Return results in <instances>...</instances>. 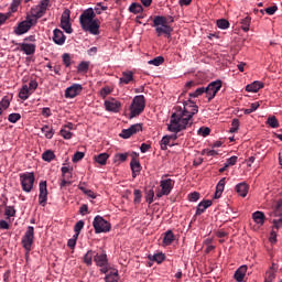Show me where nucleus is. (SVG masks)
<instances>
[{"mask_svg": "<svg viewBox=\"0 0 282 282\" xmlns=\"http://www.w3.org/2000/svg\"><path fill=\"white\" fill-rule=\"evenodd\" d=\"M181 102H183L184 109L173 112L170 124H167V131H171V133H181V131H185L187 127H192L193 116L199 111V107L194 105L192 99H183ZM188 105H193L191 110L188 109Z\"/></svg>", "mask_w": 282, "mask_h": 282, "instance_id": "f257e3e1", "label": "nucleus"}, {"mask_svg": "<svg viewBox=\"0 0 282 282\" xmlns=\"http://www.w3.org/2000/svg\"><path fill=\"white\" fill-rule=\"evenodd\" d=\"M79 23L85 32L95 36L100 34V20L96 19V12L93 8L86 9L79 17Z\"/></svg>", "mask_w": 282, "mask_h": 282, "instance_id": "f03ea898", "label": "nucleus"}, {"mask_svg": "<svg viewBox=\"0 0 282 282\" xmlns=\"http://www.w3.org/2000/svg\"><path fill=\"white\" fill-rule=\"evenodd\" d=\"M174 21L173 17L166 18L164 15H155L151 26L155 29L156 36H166L167 39H171V34L173 33L171 23Z\"/></svg>", "mask_w": 282, "mask_h": 282, "instance_id": "7ed1b4c3", "label": "nucleus"}, {"mask_svg": "<svg viewBox=\"0 0 282 282\" xmlns=\"http://www.w3.org/2000/svg\"><path fill=\"white\" fill-rule=\"evenodd\" d=\"M271 217H279V219L272 220L273 229L270 236L271 243H276V230L282 227V198L276 202L275 209L271 214Z\"/></svg>", "mask_w": 282, "mask_h": 282, "instance_id": "20e7f679", "label": "nucleus"}, {"mask_svg": "<svg viewBox=\"0 0 282 282\" xmlns=\"http://www.w3.org/2000/svg\"><path fill=\"white\" fill-rule=\"evenodd\" d=\"M144 107H147V100L144 99V95L135 96L129 107L130 119L138 118V116H140V113L144 111Z\"/></svg>", "mask_w": 282, "mask_h": 282, "instance_id": "39448f33", "label": "nucleus"}, {"mask_svg": "<svg viewBox=\"0 0 282 282\" xmlns=\"http://www.w3.org/2000/svg\"><path fill=\"white\" fill-rule=\"evenodd\" d=\"M34 172H25L20 174V184L24 193H32L35 182Z\"/></svg>", "mask_w": 282, "mask_h": 282, "instance_id": "423d86ee", "label": "nucleus"}, {"mask_svg": "<svg viewBox=\"0 0 282 282\" xmlns=\"http://www.w3.org/2000/svg\"><path fill=\"white\" fill-rule=\"evenodd\" d=\"M22 248L25 250V257L32 252V246H34V228L29 226L24 236L22 237Z\"/></svg>", "mask_w": 282, "mask_h": 282, "instance_id": "0eeeda50", "label": "nucleus"}, {"mask_svg": "<svg viewBox=\"0 0 282 282\" xmlns=\"http://www.w3.org/2000/svg\"><path fill=\"white\" fill-rule=\"evenodd\" d=\"M95 234L100 235L101 232H109L111 230V224L101 216H96L93 221Z\"/></svg>", "mask_w": 282, "mask_h": 282, "instance_id": "6e6552de", "label": "nucleus"}, {"mask_svg": "<svg viewBox=\"0 0 282 282\" xmlns=\"http://www.w3.org/2000/svg\"><path fill=\"white\" fill-rule=\"evenodd\" d=\"M221 85H223L221 80L218 79V80L212 82L210 84H208L207 87H205V94L207 96L208 102H210V100H213L215 96H217V94L221 89Z\"/></svg>", "mask_w": 282, "mask_h": 282, "instance_id": "1a4fd4ad", "label": "nucleus"}, {"mask_svg": "<svg viewBox=\"0 0 282 282\" xmlns=\"http://www.w3.org/2000/svg\"><path fill=\"white\" fill-rule=\"evenodd\" d=\"M161 192L156 193V197L160 199V197H164V195H171V192L173 191V187L175 186V181L172 178L162 180L160 182Z\"/></svg>", "mask_w": 282, "mask_h": 282, "instance_id": "9d476101", "label": "nucleus"}, {"mask_svg": "<svg viewBox=\"0 0 282 282\" xmlns=\"http://www.w3.org/2000/svg\"><path fill=\"white\" fill-rule=\"evenodd\" d=\"M72 12L69 9L64 10L61 17V28L66 32V34H72L74 32V29H72V22H69Z\"/></svg>", "mask_w": 282, "mask_h": 282, "instance_id": "9b49d317", "label": "nucleus"}, {"mask_svg": "<svg viewBox=\"0 0 282 282\" xmlns=\"http://www.w3.org/2000/svg\"><path fill=\"white\" fill-rule=\"evenodd\" d=\"M39 188H40L39 204L40 206L44 207L47 204V181H41Z\"/></svg>", "mask_w": 282, "mask_h": 282, "instance_id": "f8f14e48", "label": "nucleus"}, {"mask_svg": "<svg viewBox=\"0 0 282 282\" xmlns=\"http://www.w3.org/2000/svg\"><path fill=\"white\" fill-rule=\"evenodd\" d=\"M83 93V85L73 84L70 87L65 90V98H76V96H80Z\"/></svg>", "mask_w": 282, "mask_h": 282, "instance_id": "ddd939ff", "label": "nucleus"}, {"mask_svg": "<svg viewBox=\"0 0 282 282\" xmlns=\"http://www.w3.org/2000/svg\"><path fill=\"white\" fill-rule=\"evenodd\" d=\"M48 6L50 1L42 0L36 7V11L34 13L35 19H42V17H45V12H47Z\"/></svg>", "mask_w": 282, "mask_h": 282, "instance_id": "4468645a", "label": "nucleus"}, {"mask_svg": "<svg viewBox=\"0 0 282 282\" xmlns=\"http://www.w3.org/2000/svg\"><path fill=\"white\" fill-rule=\"evenodd\" d=\"M66 39L65 33H63L61 29H55L53 31V42L55 45H65Z\"/></svg>", "mask_w": 282, "mask_h": 282, "instance_id": "2eb2a0df", "label": "nucleus"}, {"mask_svg": "<svg viewBox=\"0 0 282 282\" xmlns=\"http://www.w3.org/2000/svg\"><path fill=\"white\" fill-rule=\"evenodd\" d=\"M106 111H111L112 113H118L120 111L122 104L116 100H106L105 101Z\"/></svg>", "mask_w": 282, "mask_h": 282, "instance_id": "dca6fc26", "label": "nucleus"}, {"mask_svg": "<svg viewBox=\"0 0 282 282\" xmlns=\"http://www.w3.org/2000/svg\"><path fill=\"white\" fill-rule=\"evenodd\" d=\"M246 272H248V265L243 264L235 271L234 279L237 282H243L246 279Z\"/></svg>", "mask_w": 282, "mask_h": 282, "instance_id": "f3484780", "label": "nucleus"}, {"mask_svg": "<svg viewBox=\"0 0 282 282\" xmlns=\"http://www.w3.org/2000/svg\"><path fill=\"white\" fill-rule=\"evenodd\" d=\"M19 45H20L21 52L25 53L26 56H32V54L36 52V44L20 43Z\"/></svg>", "mask_w": 282, "mask_h": 282, "instance_id": "a211bd4d", "label": "nucleus"}, {"mask_svg": "<svg viewBox=\"0 0 282 282\" xmlns=\"http://www.w3.org/2000/svg\"><path fill=\"white\" fill-rule=\"evenodd\" d=\"M130 169L132 171V177L135 180L138 177V173L142 171V165L140 164V161L132 159L130 162Z\"/></svg>", "mask_w": 282, "mask_h": 282, "instance_id": "6ab92c4d", "label": "nucleus"}, {"mask_svg": "<svg viewBox=\"0 0 282 282\" xmlns=\"http://www.w3.org/2000/svg\"><path fill=\"white\" fill-rule=\"evenodd\" d=\"M31 28L28 25V22L22 21L18 24V28L14 30V34L17 36H21L22 34H26V32H30Z\"/></svg>", "mask_w": 282, "mask_h": 282, "instance_id": "aec40b11", "label": "nucleus"}, {"mask_svg": "<svg viewBox=\"0 0 282 282\" xmlns=\"http://www.w3.org/2000/svg\"><path fill=\"white\" fill-rule=\"evenodd\" d=\"M210 206H213V200H210V199L200 202L197 206L196 215L199 216V215L206 213V209L210 208Z\"/></svg>", "mask_w": 282, "mask_h": 282, "instance_id": "412c9836", "label": "nucleus"}, {"mask_svg": "<svg viewBox=\"0 0 282 282\" xmlns=\"http://www.w3.org/2000/svg\"><path fill=\"white\" fill-rule=\"evenodd\" d=\"M249 189H250V186L246 182H242L236 185V193H238L240 197H246L248 195Z\"/></svg>", "mask_w": 282, "mask_h": 282, "instance_id": "4be33fe9", "label": "nucleus"}, {"mask_svg": "<svg viewBox=\"0 0 282 282\" xmlns=\"http://www.w3.org/2000/svg\"><path fill=\"white\" fill-rule=\"evenodd\" d=\"M264 84L262 82H253L250 85H247L246 87V91L252 93V94H257V91H259V89H263Z\"/></svg>", "mask_w": 282, "mask_h": 282, "instance_id": "5701e85b", "label": "nucleus"}, {"mask_svg": "<svg viewBox=\"0 0 282 282\" xmlns=\"http://www.w3.org/2000/svg\"><path fill=\"white\" fill-rule=\"evenodd\" d=\"M119 83H122L123 85H129V83H133V72H123L122 76L119 79Z\"/></svg>", "mask_w": 282, "mask_h": 282, "instance_id": "b1692460", "label": "nucleus"}, {"mask_svg": "<svg viewBox=\"0 0 282 282\" xmlns=\"http://www.w3.org/2000/svg\"><path fill=\"white\" fill-rule=\"evenodd\" d=\"M94 261H95L96 265H98V267H105V265H107V263H108L107 253H101V254H98V253H97V254L94 257Z\"/></svg>", "mask_w": 282, "mask_h": 282, "instance_id": "393cba45", "label": "nucleus"}, {"mask_svg": "<svg viewBox=\"0 0 282 282\" xmlns=\"http://www.w3.org/2000/svg\"><path fill=\"white\" fill-rule=\"evenodd\" d=\"M252 219L256 224L263 226L265 224V214L263 212H256L252 214Z\"/></svg>", "mask_w": 282, "mask_h": 282, "instance_id": "a878e982", "label": "nucleus"}, {"mask_svg": "<svg viewBox=\"0 0 282 282\" xmlns=\"http://www.w3.org/2000/svg\"><path fill=\"white\" fill-rule=\"evenodd\" d=\"M41 131H42V133H44L46 140H52V138H54V128H52L47 124H44L41 128Z\"/></svg>", "mask_w": 282, "mask_h": 282, "instance_id": "bb28decb", "label": "nucleus"}, {"mask_svg": "<svg viewBox=\"0 0 282 282\" xmlns=\"http://www.w3.org/2000/svg\"><path fill=\"white\" fill-rule=\"evenodd\" d=\"M173 241H175V235L173 234V230H167L163 238V243L164 246H171Z\"/></svg>", "mask_w": 282, "mask_h": 282, "instance_id": "cd10ccee", "label": "nucleus"}, {"mask_svg": "<svg viewBox=\"0 0 282 282\" xmlns=\"http://www.w3.org/2000/svg\"><path fill=\"white\" fill-rule=\"evenodd\" d=\"M129 12L132 14H140L141 12H144V8H142V4L133 2L129 7Z\"/></svg>", "mask_w": 282, "mask_h": 282, "instance_id": "c85d7f7f", "label": "nucleus"}, {"mask_svg": "<svg viewBox=\"0 0 282 282\" xmlns=\"http://www.w3.org/2000/svg\"><path fill=\"white\" fill-rule=\"evenodd\" d=\"M4 215L7 216L8 221L12 223L11 217L17 216V209H14V206H6L4 207Z\"/></svg>", "mask_w": 282, "mask_h": 282, "instance_id": "c756f323", "label": "nucleus"}, {"mask_svg": "<svg viewBox=\"0 0 282 282\" xmlns=\"http://www.w3.org/2000/svg\"><path fill=\"white\" fill-rule=\"evenodd\" d=\"M94 160H95V162H97V164L105 166V164H107V160H109V154L100 153L99 155H95Z\"/></svg>", "mask_w": 282, "mask_h": 282, "instance_id": "7c9ffc66", "label": "nucleus"}, {"mask_svg": "<svg viewBox=\"0 0 282 282\" xmlns=\"http://www.w3.org/2000/svg\"><path fill=\"white\" fill-rule=\"evenodd\" d=\"M19 98L21 100H28L30 98V88L28 85H24L21 90L19 91Z\"/></svg>", "mask_w": 282, "mask_h": 282, "instance_id": "2f4dec72", "label": "nucleus"}, {"mask_svg": "<svg viewBox=\"0 0 282 282\" xmlns=\"http://www.w3.org/2000/svg\"><path fill=\"white\" fill-rule=\"evenodd\" d=\"M89 62H80L77 66L78 74H87L89 72Z\"/></svg>", "mask_w": 282, "mask_h": 282, "instance_id": "473e14b6", "label": "nucleus"}, {"mask_svg": "<svg viewBox=\"0 0 282 282\" xmlns=\"http://www.w3.org/2000/svg\"><path fill=\"white\" fill-rule=\"evenodd\" d=\"M148 259H150V261H155L156 263H162V261H164L166 259V256H164V253L160 252V253H155L153 256H149Z\"/></svg>", "mask_w": 282, "mask_h": 282, "instance_id": "72a5a7b5", "label": "nucleus"}, {"mask_svg": "<svg viewBox=\"0 0 282 282\" xmlns=\"http://www.w3.org/2000/svg\"><path fill=\"white\" fill-rule=\"evenodd\" d=\"M216 25L219 30H228V28H230V22L226 19H219L216 21Z\"/></svg>", "mask_w": 282, "mask_h": 282, "instance_id": "f704fd0d", "label": "nucleus"}, {"mask_svg": "<svg viewBox=\"0 0 282 282\" xmlns=\"http://www.w3.org/2000/svg\"><path fill=\"white\" fill-rule=\"evenodd\" d=\"M267 124H269V127H271V129H279V127H280L279 119H276L275 116L269 117L267 120Z\"/></svg>", "mask_w": 282, "mask_h": 282, "instance_id": "c9c22d12", "label": "nucleus"}, {"mask_svg": "<svg viewBox=\"0 0 282 282\" xmlns=\"http://www.w3.org/2000/svg\"><path fill=\"white\" fill-rule=\"evenodd\" d=\"M203 94H206V87H199L194 93H189L188 100H191V98H199Z\"/></svg>", "mask_w": 282, "mask_h": 282, "instance_id": "e433bc0d", "label": "nucleus"}, {"mask_svg": "<svg viewBox=\"0 0 282 282\" xmlns=\"http://www.w3.org/2000/svg\"><path fill=\"white\" fill-rule=\"evenodd\" d=\"M54 158H56V154L51 150H47L42 154V160H44V162H52Z\"/></svg>", "mask_w": 282, "mask_h": 282, "instance_id": "4c0bfd02", "label": "nucleus"}, {"mask_svg": "<svg viewBox=\"0 0 282 282\" xmlns=\"http://www.w3.org/2000/svg\"><path fill=\"white\" fill-rule=\"evenodd\" d=\"M197 86V83L196 82H187L186 85H185V88H184V91L183 94L180 96L178 100H184V94H186L189 89H193V87H196Z\"/></svg>", "mask_w": 282, "mask_h": 282, "instance_id": "58836bf2", "label": "nucleus"}, {"mask_svg": "<svg viewBox=\"0 0 282 282\" xmlns=\"http://www.w3.org/2000/svg\"><path fill=\"white\" fill-rule=\"evenodd\" d=\"M83 228H85V221L84 220L77 221L74 226V230H75L74 237H78L80 235V230H83Z\"/></svg>", "mask_w": 282, "mask_h": 282, "instance_id": "ea45409f", "label": "nucleus"}, {"mask_svg": "<svg viewBox=\"0 0 282 282\" xmlns=\"http://www.w3.org/2000/svg\"><path fill=\"white\" fill-rule=\"evenodd\" d=\"M94 257V251H87V253L84 256V263H86V265H91Z\"/></svg>", "mask_w": 282, "mask_h": 282, "instance_id": "a19ab883", "label": "nucleus"}, {"mask_svg": "<svg viewBox=\"0 0 282 282\" xmlns=\"http://www.w3.org/2000/svg\"><path fill=\"white\" fill-rule=\"evenodd\" d=\"M62 61L65 67H72V55H69V53H64L62 55Z\"/></svg>", "mask_w": 282, "mask_h": 282, "instance_id": "79ce46f5", "label": "nucleus"}, {"mask_svg": "<svg viewBox=\"0 0 282 282\" xmlns=\"http://www.w3.org/2000/svg\"><path fill=\"white\" fill-rule=\"evenodd\" d=\"M153 197H155V192L153 188L145 189V202L153 204Z\"/></svg>", "mask_w": 282, "mask_h": 282, "instance_id": "37998d69", "label": "nucleus"}, {"mask_svg": "<svg viewBox=\"0 0 282 282\" xmlns=\"http://www.w3.org/2000/svg\"><path fill=\"white\" fill-rule=\"evenodd\" d=\"M164 63L163 56H158L151 61L148 62L149 65H154V67H160Z\"/></svg>", "mask_w": 282, "mask_h": 282, "instance_id": "c03bdc74", "label": "nucleus"}, {"mask_svg": "<svg viewBox=\"0 0 282 282\" xmlns=\"http://www.w3.org/2000/svg\"><path fill=\"white\" fill-rule=\"evenodd\" d=\"M9 122H11L12 124H17V122H19V120H21V113H10L8 117Z\"/></svg>", "mask_w": 282, "mask_h": 282, "instance_id": "a18cd8bd", "label": "nucleus"}, {"mask_svg": "<svg viewBox=\"0 0 282 282\" xmlns=\"http://www.w3.org/2000/svg\"><path fill=\"white\" fill-rule=\"evenodd\" d=\"M118 271L110 272L108 275H106L105 281L106 282H118Z\"/></svg>", "mask_w": 282, "mask_h": 282, "instance_id": "49530a36", "label": "nucleus"}, {"mask_svg": "<svg viewBox=\"0 0 282 282\" xmlns=\"http://www.w3.org/2000/svg\"><path fill=\"white\" fill-rule=\"evenodd\" d=\"M250 17H246L245 19H242L241 21V25H242V30L243 32H248L250 30Z\"/></svg>", "mask_w": 282, "mask_h": 282, "instance_id": "de8ad7c7", "label": "nucleus"}, {"mask_svg": "<svg viewBox=\"0 0 282 282\" xmlns=\"http://www.w3.org/2000/svg\"><path fill=\"white\" fill-rule=\"evenodd\" d=\"M258 107H260L259 102H253L250 105L249 108L243 110V113H246L247 116L253 113V111H257Z\"/></svg>", "mask_w": 282, "mask_h": 282, "instance_id": "09e8293b", "label": "nucleus"}, {"mask_svg": "<svg viewBox=\"0 0 282 282\" xmlns=\"http://www.w3.org/2000/svg\"><path fill=\"white\" fill-rule=\"evenodd\" d=\"M128 129L130 130V132H132V135H135V133H140V131H142V123L132 124Z\"/></svg>", "mask_w": 282, "mask_h": 282, "instance_id": "8fccbe9b", "label": "nucleus"}, {"mask_svg": "<svg viewBox=\"0 0 282 282\" xmlns=\"http://www.w3.org/2000/svg\"><path fill=\"white\" fill-rule=\"evenodd\" d=\"M169 144H171V139L167 135H164L161 140V149L162 151H166L169 149Z\"/></svg>", "mask_w": 282, "mask_h": 282, "instance_id": "3c124183", "label": "nucleus"}, {"mask_svg": "<svg viewBox=\"0 0 282 282\" xmlns=\"http://www.w3.org/2000/svg\"><path fill=\"white\" fill-rule=\"evenodd\" d=\"M276 279V272L274 271H267L264 282H272Z\"/></svg>", "mask_w": 282, "mask_h": 282, "instance_id": "603ef678", "label": "nucleus"}, {"mask_svg": "<svg viewBox=\"0 0 282 282\" xmlns=\"http://www.w3.org/2000/svg\"><path fill=\"white\" fill-rule=\"evenodd\" d=\"M133 196H134V199H133L134 204H140V202H142V191L134 189Z\"/></svg>", "mask_w": 282, "mask_h": 282, "instance_id": "864d4df0", "label": "nucleus"}, {"mask_svg": "<svg viewBox=\"0 0 282 282\" xmlns=\"http://www.w3.org/2000/svg\"><path fill=\"white\" fill-rule=\"evenodd\" d=\"M61 135H62V138H64V140H72V135H74V133H72V131L63 128L61 130Z\"/></svg>", "mask_w": 282, "mask_h": 282, "instance_id": "5fc2aeb1", "label": "nucleus"}, {"mask_svg": "<svg viewBox=\"0 0 282 282\" xmlns=\"http://www.w3.org/2000/svg\"><path fill=\"white\" fill-rule=\"evenodd\" d=\"M0 107L2 109H8L10 107V98L8 96H4L0 101Z\"/></svg>", "mask_w": 282, "mask_h": 282, "instance_id": "6e6d98bb", "label": "nucleus"}, {"mask_svg": "<svg viewBox=\"0 0 282 282\" xmlns=\"http://www.w3.org/2000/svg\"><path fill=\"white\" fill-rule=\"evenodd\" d=\"M239 131V119H234L231 122L230 133H237Z\"/></svg>", "mask_w": 282, "mask_h": 282, "instance_id": "4d7b16f0", "label": "nucleus"}, {"mask_svg": "<svg viewBox=\"0 0 282 282\" xmlns=\"http://www.w3.org/2000/svg\"><path fill=\"white\" fill-rule=\"evenodd\" d=\"M131 135H133V134L129 128L123 129L120 133V138H123V140H129V138H131Z\"/></svg>", "mask_w": 282, "mask_h": 282, "instance_id": "13d9d810", "label": "nucleus"}, {"mask_svg": "<svg viewBox=\"0 0 282 282\" xmlns=\"http://www.w3.org/2000/svg\"><path fill=\"white\" fill-rule=\"evenodd\" d=\"M198 134L203 135V138H206V135H210V128H208V127L199 128Z\"/></svg>", "mask_w": 282, "mask_h": 282, "instance_id": "bf43d9fd", "label": "nucleus"}, {"mask_svg": "<svg viewBox=\"0 0 282 282\" xmlns=\"http://www.w3.org/2000/svg\"><path fill=\"white\" fill-rule=\"evenodd\" d=\"M224 186L223 185H217L216 186V192H215V196L214 199H219V197H221V194L224 193Z\"/></svg>", "mask_w": 282, "mask_h": 282, "instance_id": "052dcab7", "label": "nucleus"}, {"mask_svg": "<svg viewBox=\"0 0 282 282\" xmlns=\"http://www.w3.org/2000/svg\"><path fill=\"white\" fill-rule=\"evenodd\" d=\"M109 94H111V88H109V86H105L104 88H101L100 90L101 98H107Z\"/></svg>", "mask_w": 282, "mask_h": 282, "instance_id": "680f3d73", "label": "nucleus"}, {"mask_svg": "<svg viewBox=\"0 0 282 282\" xmlns=\"http://www.w3.org/2000/svg\"><path fill=\"white\" fill-rule=\"evenodd\" d=\"M202 154L208 155V158H215V155H217V151L205 149L203 150Z\"/></svg>", "mask_w": 282, "mask_h": 282, "instance_id": "e2e57ef3", "label": "nucleus"}, {"mask_svg": "<svg viewBox=\"0 0 282 282\" xmlns=\"http://www.w3.org/2000/svg\"><path fill=\"white\" fill-rule=\"evenodd\" d=\"M199 193L198 192H193L191 194H188V199L191 202H197L199 199Z\"/></svg>", "mask_w": 282, "mask_h": 282, "instance_id": "0e129e2a", "label": "nucleus"}, {"mask_svg": "<svg viewBox=\"0 0 282 282\" xmlns=\"http://www.w3.org/2000/svg\"><path fill=\"white\" fill-rule=\"evenodd\" d=\"M85 158V153L83 152H76L73 156V162H80Z\"/></svg>", "mask_w": 282, "mask_h": 282, "instance_id": "69168bd1", "label": "nucleus"}, {"mask_svg": "<svg viewBox=\"0 0 282 282\" xmlns=\"http://www.w3.org/2000/svg\"><path fill=\"white\" fill-rule=\"evenodd\" d=\"M276 10H279V7L276 6H272L269 7L264 10V12H267V14H269L270 17H272V14H274L276 12Z\"/></svg>", "mask_w": 282, "mask_h": 282, "instance_id": "338daca9", "label": "nucleus"}, {"mask_svg": "<svg viewBox=\"0 0 282 282\" xmlns=\"http://www.w3.org/2000/svg\"><path fill=\"white\" fill-rule=\"evenodd\" d=\"M237 160H238V158L234 155V156L229 158L225 164L227 166H235V164H237Z\"/></svg>", "mask_w": 282, "mask_h": 282, "instance_id": "774afa93", "label": "nucleus"}]
</instances>
